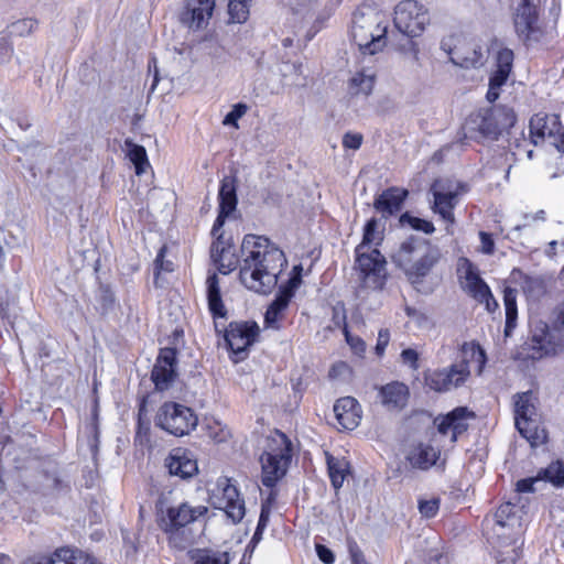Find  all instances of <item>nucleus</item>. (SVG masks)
I'll return each instance as SVG.
<instances>
[{
	"label": "nucleus",
	"mask_w": 564,
	"mask_h": 564,
	"mask_svg": "<svg viewBox=\"0 0 564 564\" xmlns=\"http://www.w3.org/2000/svg\"><path fill=\"white\" fill-rule=\"evenodd\" d=\"M241 256L240 282L256 293H270L286 264L283 251L271 245L265 237L246 235L241 243Z\"/></svg>",
	"instance_id": "1"
},
{
	"label": "nucleus",
	"mask_w": 564,
	"mask_h": 564,
	"mask_svg": "<svg viewBox=\"0 0 564 564\" xmlns=\"http://www.w3.org/2000/svg\"><path fill=\"white\" fill-rule=\"evenodd\" d=\"M391 261L401 269L411 283H420L440 260L436 246L427 239L410 236L391 252Z\"/></svg>",
	"instance_id": "2"
},
{
	"label": "nucleus",
	"mask_w": 564,
	"mask_h": 564,
	"mask_svg": "<svg viewBox=\"0 0 564 564\" xmlns=\"http://www.w3.org/2000/svg\"><path fill=\"white\" fill-rule=\"evenodd\" d=\"M540 3L541 0H511L514 32L525 46L539 43L545 35Z\"/></svg>",
	"instance_id": "3"
},
{
	"label": "nucleus",
	"mask_w": 564,
	"mask_h": 564,
	"mask_svg": "<svg viewBox=\"0 0 564 564\" xmlns=\"http://www.w3.org/2000/svg\"><path fill=\"white\" fill-rule=\"evenodd\" d=\"M291 452L292 444L285 434L276 432L269 440L268 449L260 456L263 486L273 488L284 477L291 462Z\"/></svg>",
	"instance_id": "4"
},
{
	"label": "nucleus",
	"mask_w": 564,
	"mask_h": 564,
	"mask_svg": "<svg viewBox=\"0 0 564 564\" xmlns=\"http://www.w3.org/2000/svg\"><path fill=\"white\" fill-rule=\"evenodd\" d=\"M554 325L556 329L542 321L535 322L531 328V337L525 343L524 350L531 359H541L555 355L563 346L558 332L564 335V301L556 307Z\"/></svg>",
	"instance_id": "5"
},
{
	"label": "nucleus",
	"mask_w": 564,
	"mask_h": 564,
	"mask_svg": "<svg viewBox=\"0 0 564 564\" xmlns=\"http://www.w3.org/2000/svg\"><path fill=\"white\" fill-rule=\"evenodd\" d=\"M351 36L362 54H376L386 45L387 25L376 12L357 10L352 14Z\"/></svg>",
	"instance_id": "6"
},
{
	"label": "nucleus",
	"mask_w": 564,
	"mask_h": 564,
	"mask_svg": "<svg viewBox=\"0 0 564 564\" xmlns=\"http://www.w3.org/2000/svg\"><path fill=\"white\" fill-rule=\"evenodd\" d=\"M514 122L513 110L499 106L470 115L465 128L469 133L477 132L482 139L497 140L501 132L513 127ZM470 138L475 137L470 134Z\"/></svg>",
	"instance_id": "7"
},
{
	"label": "nucleus",
	"mask_w": 564,
	"mask_h": 564,
	"mask_svg": "<svg viewBox=\"0 0 564 564\" xmlns=\"http://www.w3.org/2000/svg\"><path fill=\"white\" fill-rule=\"evenodd\" d=\"M198 423L195 412L181 403H163L155 416L156 426L174 436H184L189 434Z\"/></svg>",
	"instance_id": "8"
},
{
	"label": "nucleus",
	"mask_w": 564,
	"mask_h": 564,
	"mask_svg": "<svg viewBox=\"0 0 564 564\" xmlns=\"http://www.w3.org/2000/svg\"><path fill=\"white\" fill-rule=\"evenodd\" d=\"M356 264L360 272L362 285L367 289L381 290L386 283V258L375 248L369 253L356 247Z\"/></svg>",
	"instance_id": "9"
},
{
	"label": "nucleus",
	"mask_w": 564,
	"mask_h": 564,
	"mask_svg": "<svg viewBox=\"0 0 564 564\" xmlns=\"http://www.w3.org/2000/svg\"><path fill=\"white\" fill-rule=\"evenodd\" d=\"M394 26L409 37L419 36L429 22L427 11L416 0H403L394 9Z\"/></svg>",
	"instance_id": "10"
},
{
	"label": "nucleus",
	"mask_w": 564,
	"mask_h": 564,
	"mask_svg": "<svg viewBox=\"0 0 564 564\" xmlns=\"http://www.w3.org/2000/svg\"><path fill=\"white\" fill-rule=\"evenodd\" d=\"M530 135L535 145L547 141L564 153V127L554 113H536L530 120Z\"/></svg>",
	"instance_id": "11"
},
{
	"label": "nucleus",
	"mask_w": 564,
	"mask_h": 564,
	"mask_svg": "<svg viewBox=\"0 0 564 564\" xmlns=\"http://www.w3.org/2000/svg\"><path fill=\"white\" fill-rule=\"evenodd\" d=\"M259 327L256 323L232 322L225 333V341L231 351L234 362L243 360L248 355V348L256 341Z\"/></svg>",
	"instance_id": "12"
},
{
	"label": "nucleus",
	"mask_w": 564,
	"mask_h": 564,
	"mask_svg": "<svg viewBox=\"0 0 564 564\" xmlns=\"http://www.w3.org/2000/svg\"><path fill=\"white\" fill-rule=\"evenodd\" d=\"M207 510L205 506L194 507L187 502L169 507L165 511L160 510L158 512V525L166 533H174L205 516Z\"/></svg>",
	"instance_id": "13"
},
{
	"label": "nucleus",
	"mask_w": 564,
	"mask_h": 564,
	"mask_svg": "<svg viewBox=\"0 0 564 564\" xmlns=\"http://www.w3.org/2000/svg\"><path fill=\"white\" fill-rule=\"evenodd\" d=\"M218 494L213 496V505L219 510H224L234 523H238L246 514L243 499L240 498L239 491L227 477H221L217 481Z\"/></svg>",
	"instance_id": "14"
},
{
	"label": "nucleus",
	"mask_w": 564,
	"mask_h": 564,
	"mask_svg": "<svg viewBox=\"0 0 564 564\" xmlns=\"http://www.w3.org/2000/svg\"><path fill=\"white\" fill-rule=\"evenodd\" d=\"M293 270L295 273L288 280L285 284L280 286L279 292L275 295V299L272 301V303L269 305L265 312L264 322L270 327H279L276 324L282 318V313L289 306L290 301L294 296L295 291L299 289L302 282V267L296 265L294 267Z\"/></svg>",
	"instance_id": "15"
},
{
	"label": "nucleus",
	"mask_w": 564,
	"mask_h": 564,
	"mask_svg": "<svg viewBox=\"0 0 564 564\" xmlns=\"http://www.w3.org/2000/svg\"><path fill=\"white\" fill-rule=\"evenodd\" d=\"M176 348L164 347L160 349L151 372V379L159 391L167 390L174 382L176 372Z\"/></svg>",
	"instance_id": "16"
},
{
	"label": "nucleus",
	"mask_w": 564,
	"mask_h": 564,
	"mask_svg": "<svg viewBox=\"0 0 564 564\" xmlns=\"http://www.w3.org/2000/svg\"><path fill=\"white\" fill-rule=\"evenodd\" d=\"M469 375L470 369L465 364H454L448 368L432 371L425 380L432 390L445 392L463 384Z\"/></svg>",
	"instance_id": "17"
},
{
	"label": "nucleus",
	"mask_w": 564,
	"mask_h": 564,
	"mask_svg": "<svg viewBox=\"0 0 564 564\" xmlns=\"http://www.w3.org/2000/svg\"><path fill=\"white\" fill-rule=\"evenodd\" d=\"M215 8V0H186L180 21L191 30H203L208 25Z\"/></svg>",
	"instance_id": "18"
},
{
	"label": "nucleus",
	"mask_w": 564,
	"mask_h": 564,
	"mask_svg": "<svg viewBox=\"0 0 564 564\" xmlns=\"http://www.w3.org/2000/svg\"><path fill=\"white\" fill-rule=\"evenodd\" d=\"M171 476L189 479L197 475L198 465L193 453L183 447L173 448L164 460Z\"/></svg>",
	"instance_id": "19"
},
{
	"label": "nucleus",
	"mask_w": 564,
	"mask_h": 564,
	"mask_svg": "<svg viewBox=\"0 0 564 564\" xmlns=\"http://www.w3.org/2000/svg\"><path fill=\"white\" fill-rule=\"evenodd\" d=\"M463 290L475 299L479 303H485L486 308L490 311V301L494 302L495 307H498V303L491 294L489 286L479 276L476 268L466 260V270L464 281L462 282Z\"/></svg>",
	"instance_id": "20"
},
{
	"label": "nucleus",
	"mask_w": 564,
	"mask_h": 564,
	"mask_svg": "<svg viewBox=\"0 0 564 564\" xmlns=\"http://www.w3.org/2000/svg\"><path fill=\"white\" fill-rule=\"evenodd\" d=\"M334 413L338 424L345 429L355 430L361 420V409L358 401L351 397L340 398L334 404Z\"/></svg>",
	"instance_id": "21"
},
{
	"label": "nucleus",
	"mask_w": 564,
	"mask_h": 564,
	"mask_svg": "<svg viewBox=\"0 0 564 564\" xmlns=\"http://www.w3.org/2000/svg\"><path fill=\"white\" fill-rule=\"evenodd\" d=\"M409 192L400 187H389L383 191L373 202L376 210L384 217L399 213L408 197Z\"/></svg>",
	"instance_id": "22"
},
{
	"label": "nucleus",
	"mask_w": 564,
	"mask_h": 564,
	"mask_svg": "<svg viewBox=\"0 0 564 564\" xmlns=\"http://www.w3.org/2000/svg\"><path fill=\"white\" fill-rule=\"evenodd\" d=\"M379 395L381 403L388 410L400 411L405 408L410 397V391L406 384L393 381L382 386L379 390Z\"/></svg>",
	"instance_id": "23"
},
{
	"label": "nucleus",
	"mask_w": 564,
	"mask_h": 564,
	"mask_svg": "<svg viewBox=\"0 0 564 564\" xmlns=\"http://www.w3.org/2000/svg\"><path fill=\"white\" fill-rule=\"evenodd\" d=\"M449 55L452 63L463 68H476L484 64L482 51L475 44L457 45Z\"/></svg>",
	"instance_id": "24"
},
{
	"label": "nucleus",
	"mask_w": 564,
	"mask_h": 564,
	"mask_svg": "<svg viewBox=\"0 0 564 564\" xmlns=\"http://www.w3.org/2000/svg\"><path fill=\"white\" fill-rule=\"evenodd\" d=\"M440 457V451L430 444L419 443L408 454L412 467L426 470L434 466Z\"/></svg>",
	"instance_id": "25"
},
{
	"label": "nucleus",
	"mask_w": 564,
	"mask_h": 564,
	"mask_svg": "<svg viewBox=\"0 0 564 564\" xmlns=\"http://www.w3.org/2000/svg\"><path fill=\"white\" fill-rule=\"evenodd\" d=\"M207 284V301L208 308L214 318H224L227 316V310L223 303L219 279L216 273L208 275Z\"/></svg>",
	"instance_id": "26"
},
{
	"label": "nucleus",
	"mask_w": 564,
	"mask_h": 564,
	"mask_svg": "<svg viewBox=\"0 0 564 564\" xmlns=\"http://www.w3.org/2000/svg\"><path fill=\"white\" fill-rule=\"evenodd\" d=\"M218 198L220 210L231 214L236 209L238 198L237 180L235 176H225L221 180Z\"/></svg>",
	"instance_id": "27"
},
{
	"label": "nucleus",
	"mask_w": 564,
	"mask_h": 564,
	"mask_svg": "<svg viewBox=\"0 0 564 564\" xmlns=\"http://www.w3.org/2000/svg\"><path fill=\"white\" fill-rule=\"evenodd\" d=\"M517 430L533 447L544 444L547 438L546 431L539 426L538 420L532 417L531 420H520L516 424Z\"/></svg>",
	"instance_id": "28"
},
{
	"label": "nucleus",
	"mask_w": 564,
	"mask_h": 564,
	"mask_svg": "<svg viewBox=\"0 0 564 564\" xmlns=\"http://www.w3.org/2000/svg\"><path fill=\"white\" fill-rule=\"evenodd\" d=\"M457 195L453 192H437L434 191V206L433 210L441 215V217L453 224L455 221L453 209L456 205Z\"/></svg>",
	"instance_id": "29"
},
{
	"label": "nucleus",
	"mask_w": 564,
	"mask_h": 564,
	"mask_svg": "<svg viewBox=\"0 0 564 564\" xmlns=\"http://www.w3.org/2000/svg\"><path fill=\"white\" fill-rule=\"evenodd\" d=\"M51 564H96V560L84 553L74 552L69 549H58L51 555H47Z\"/></svg>",
	"instance_id": "30"
},
{
	"label": "nucleus",
	"mask_w": 564,
	"mask_h": 564,
	"mask_svg": "<svg viewBox=\"0 0 564 564\" xmlns=\"http://www.w3.org/2000/svg\"><path fill=\"white\" fill-rule=\"evenodd\" d=\"M460 351L462 360L458 364H465L469 369V365L475 362L477 365V372L481 373L487 360L485 350L475 343H464Z\"/></svg>",
	"instance_id": "31"
},
{
	"label": "nucleus",
	"mask_w": 564,
	"mask_h": 564,
	"mask_svg": "<svg viewBox=\"0 0 564 564\" xmlns=\"http://www.w3.org/2000/svg\"><path fill=\"white\" fill-rule=\"evenodd\" d=\"M517 400L514 402V421L516 424L522 419L531 420L535 417V406L532 403V392H522L516 395Z\"/></svg>",
	"instance_id": "32"
},
{
	"label": "nucleus",
	"mask_w": 564,
	"mask_h": 564,
	"mask_svg": "<svg viewBox=\"0 0 564 564\" xmlns=\"http://www.w3.org/2000/svg\"><path fill=\"white\" fill-rule=\"evenodd\" d=\"M475 414L467 410V408H456L452 412H449L451 426H452V436L451 441L455 443L459 435L465 433L468 429V424L466 420L469 417H474Z\"/></svg>",
	"instance_id": "33"
},
{
	"label": "nucleus",
	"mask_w": 564,
	"mask_h": 564,
	"mask_svg": "<svg viewBox=\"0 0 564 564\" xmlns=\"http://www.w3.org/2000/svg\"><path fill=\"white\" fill-rule=\"evenodd\" d=\"M127 155L135 167V174L141 175L149 167V160L147 151L142 145L133 143L131 140H126Z\"/></svg>",
	"instance_id": "34"
},
{
	"label": "nucleus",
	"mask_w": 564,
	"mask_h": 564,
	"mask_svg": "<svg viewBox=\"0 0 564 564\" xmlns=\"http://www.w3.org/2000/svg\"><path fill=\"white\" fill-rule=\"evenodd\" d=\"M517 292L511 288H506L503 291V302L506 307V327L505 334L509 336L510 332L516 327L517 321Z\"/></svg>",
	"instance_id": "35"
},
{
	"label": "nucleus",
	"mask_w": 564,
	"mask_h": 564,
	"mask_svg": "<svg viewBox=\"0 0 564 564\" xmlns=\"http://www.w3.org/2000/svg\"><path fill=\"white\" fill-rule=\"evenodd\" d=\"M327 468L332 485L335 489H339L347 475L348 463L333 456L327 457Z\"/></svg>",
	"instance_id": "36"
},
{
	"label": "nucleus",
	"mask_w": 564,
	"mask_h": 564,
	"mask_svg": "<svg viewBox=\"0 0 564 564\" xmlns=\"http://www.w3.org/2000/svg\"><path fill=\"white\" fill-rule=\"evenodd\" d=\"M375 85V76L372 74H366L359 72L355 74L349 80V90L352 95L362 94L368 96L371 94Z\"/></svg>",
	"instance_id": "37"
},
{
	"label": "nucleus",
	"mask_w": 564,
	"mask_h": 564,
	"mask_svg": "<svg viewBox=\"0 0 564 564\" xmlns=\"http://www.w3.org/2000/svg\"><path fill=\"white\" fill-rule=\"evenodd\" d=\"M383 239V234L378 229V220L376 218L369 219L364 228L362 241L357 246L359 250L366 249L369 245H380Z\"/></svg>",
	"instance_id": "38"
},
{
	"label": "nucleus",
	"mask_w": 564,
	"mask_h": 564,
	"mask_svg": "<svg viewBox=\"0 0 564 564\" xmlns=\"http://www.w3.org/2000/svg\"><path fill=\"white\" fill-rule=\"evenodd\" d=\"M510 73L496 69L489 78V89L486 98L489 102H495L500 96V88L507 83Z\"/></svg>",
	"instance_id": "39"
},
{
	"label": "nucleus",
	"mask_w": 564,
	"mask_h": 564,
	"mask_svg": "<svg viewBox=\"0 0 564 564\" xmlns=\"http://www.w3.org/2000/svg\"><path fill=\"white\" fill-rule=\"evenodd\" d=\"M539 478L545 479L556 486H564V463L556 460L539 471Z\"/></svg>",
	"instance_id": "40"
},
{
	"label": "nucleus",
	"mask_w": 564,
	"mask_h": 564,
	"mask_svg": "<svg viewBox=\"0 0 564 564\" xmlns=\"http://www.w3.org/2000/svg\"><path fill=\"white\" fill-rule=\"evenodd\" d=\"M221 239H223V234H220L216 238V240L213 242L212 257L214 258V260L216 262L219 263V271L224 274H227V273L231 272L232 270H235L236 262L230 261L228 264H225L224 258H225V253H226V248L224 247Z\"/></svg>",
	"instance_id": "41"
},
{
	"label": "nucleus",
	"mask_w": 564,
	"mask_h": 564,
	"mask_svg": "<svg viewBox=\"0 0 564 564\" xmlns=\"http://www.w3.org/2000/svg\"><path fill=\"white\" fill-rule=\"evenodd\" d=\"M227 552L199 550L195 556V564H229Z\"/></svg>",
	"instance_id": "42"
},
{
	"label": "nucleus",
	"mask_w": 564,
	"mask_h": 564,
	"mask_svg": "<svg viewBox=\"0 0 564 564\" xmlns=\"http://www.w3.org/2000/svg\"><path fill=\"white\" fill-rule=\"evenodd\" d=\"M399 221L402 226H410L412 229L422 231L426 235H431L435 230V227L431 221L412 216L408 212L400 216Z\"/></svg>",
	"instance_id": "43"
},
{
	"label": "nucleus",
	"mask_w": 564,
	"mask_h": 564,
	"mask_svg": "<svg viewBox=\"0 0 564 564\" xmlns=\"http://www.w3.org/2000/svg\"><path fill=\"white\" fill-rule=\"evenodd\" d=\"M249 0H229L228 13L236 23H242L249 15Z\"/></svg>",
	"instance_id": "44"
},
{
	"label": "nucleus",
	"mask_w": 564,
	"mask_h": 564,
	"mask_svg": "<svg viewBox=\"0 0 564 564\" xmlns=\"http://www.w3.org/2000/svg\"><path fill=\"white\" fill-rule=\"evenodd\" d=\"M514 54L508 47H502L496 55V69L511 73L513 66Z\"/></svg>",
	"instance_id": "45"
},
{
	"label": "nucleus",
	"mask_w": 564,
	"mask_h": 564,
	"mask_svg": "<svg viewBox=\"0 0 564 564\" xmlns=\"http://www.w3.org/2000/svg\"><path fill=\"white\" fill-rule=\"evenodd\" d=\"M248 110V106L245 104H236L232 109L226 115L223 123L225 126H234L238 128L237 121L242 118Z\"/></svg>",
	"instance_id": "46"
},
{
	"label": "nucleus",
	"mask_w": 564,
	"mask_h": 564,
	"mask_svg": "<svg viewBox=\"0 0 564 564\" xmlns=\"http://www.w3.org/2000/svg\"><path fill=\"white\" fill-rule=\"evenodd\" d=\"M35 24V21L32 19H23L17 21L11 25V33L19 36L28 35L33 31Z\"/></svg>",
	"instance_id": "47"
},
{
	"label": "nucleus",
	"mask_w": 564,
	"mask_h": 564,
	"mask_svg": "<svg viewBox=\"0 0 564 564\" xmlns=\"http://www.w3.org/2000/svg\"><path fill=\"white\" fill-rule=\"evenodd\" d=\"M344 336L346 343L349 345V347L356 355L361 356L366 351L365 341L360 337L351 335L348 327H345Z\"/></svg>",
	"instance_id": "48"
},
{
	"label": "nucleus",
	"mask_w": 564,
	"mask_h": 564,
	"mask_svg": "<svg viewBox=\"0 0 564 564\" xmlns=\"http://www.w3.org/2000/svg\"><path fill=\"white\" fill-rule=\"evenodd\" d=\"M346 319L347 316L345 305L343 303H338L333 307V323L335 327L341 328L344 334L345 327H348Z\"/></svg>",
	"instance_id": "49"
},
{
	"label": "nucleus",
	"mask_w": 564,
	"mask_h": 564,
	"mask_svg": "<svg viewBox=\"0 0 564 564\" xmlns=\"http://www.w3.org/2000/svg\"><path fill=\"white\" fill-rule=\"evenodd\" d=\"M440 508V503L437 499H431V500H422L419 502V510L422 516L426 518L434 517Z\"/></svg>",
	"instance_id": "50"
},
{
	"label": "nucleus",
	"mask_w": 564,
	"mask_h": 564,
	"mask_svg": "<svg viewBox=\"0 0 564 564\" xmlns=\"http://www.w3.org/2000/svg\"><path fill=\"white\" fill-rule=\"evenodd\" d=\"M362 144V135L360 133L347 132L343 137V147L346 149L358 150Z\"/></svg>",
	"instance_id": "51"
},
{
	"label": "nucleus",
	"mask_w": 564,
	"mask_h": 564,
	"mask_svg": "<svg viewBox=\"0 0 564 564\" xmlns=\"http://www.w3.org/2000/svg\"><path fill=\"white\" fill-rule=\"evenodd\" d=\"M522 289L530 296L538 295L542 291V282L538 279L525 278Z\"/></svg>",
	"instance_id": "52"
},
{
	"label": "nucleus",
	"mask_w": 564,
	"mask_h": 564,
	"mask_svg": "<svg viewBox=\"0 0 564 564\" xmlns=\"http://www.w3.org/2000/svg\"><path fill=\"white\" fill-rule=\"evenodd\" d=\"M401 359L405 365H409L412 369L419 368V354L412 348L403 349L401 352Z\"/></svg>",
	"instance_id": "53"
},
{
	"label": "nucleus",
	"mask_w": 564,
	"mask_h": 564,
	"mask_svg": "<svg viewBox=\"0 0 564 564\" xmlns=\"http://www.w3.org/2000/svg\"><path fill=\"white\" fill-rule=\"evenodd\" d=\"M390 340V332L388 328H382L378 333V339L376 345V352L378 356H382Z\"/></svg>",
	"instance_id": "54"
},
{
	"label": "nucleus",
	"mask_w": 564,
	"mask_h": 564,
	"mask_svg": "<svg viewBox=\"0 0 564 564\" xmlns=\"http://www.w3.org/2000/svg\"><path fill=\"white\" fill-rule=\"evenodd\" d=\"M316 553H317V556L318 558L325 563V564H333L334 561H335V555L334 553L332 552L330 549H328L327 546L323 545V544H316Z\"/></svg>",
	"instance_id": "55"
},
{
	"label": "nucleus",
	"mask_w": 564,
	"mask_h": 564,
	"mask_svg": "<svg viewBox=\"0 0 564 564\" xmlns=\"http://www.w3.org/2000/svg\"><path fill=\"white\" fill-rule=\"evenodd\" d=\"M479 238L481 242V251L486 254L494 253L495 250V242L490 234H487L485 231L479 232Z\"/></svg>",
	"instance_id": "56"
},
{
	"label": "nucleus",
	"mask_w": 564,
	"mask_h": 564,
	"mask_svg": "<svg viewBox=\"0 0 564 564\" xmlns=\"http://www.w3.org/2000/svg\"><path fill=\"white\" fill-rule=\"evenodd\" d=\"M13 48L9 40L0 39V61L1 63H8L11 59Z\"/></svg>",
	"instance_id": "57"
},
{
	"label": "nucleus",
	"mask_w": 564,
	"mask_h": 564,
	"mask_svg": "<svg viewBox=\"0 0 564 564\" xmlns=\"http://www.w3.org/2000/svg\"><path fill=\"white\" fill-rule=\"evenodd\" d=\"M230 215V213L224 212L219 209L218 216L214 223L212 235L217 238L220 234H223L220 230L225 224L226 218Z\"/></svg>",
	"instance_id": "58"
},
{
	"label": "nucleus",
	"mask_w": 564,
	"mask_h": 564,
	"mask_svg": "<svg viewBox=\"0 0 564 564\" xmlns=\"http://www.w3.org/2000/svg\"><path fill=\"white\" fill-rule=\"evenodd\" d=\"M541 478H525L517 482V491L519 492H533L534 484Z\"/></svg>",
	"instance_id": "59"
},
{
	"label": "nucleus",
	"mask_w": 564,
	"mask_h": 564,
	"mask_svg": "<svg viewBox=\"0 0 564 564\" xmlns=\"http://www.w3.org/2000/svg\"><path fill=\"white\" fill-rule=\"evenodd\" d=\"M511 509H512V506L510 503L500 506L495 513L496 522L503 527L505 519L509 517Z\"/></svg>",
	"instance_id": "60"
},
{
	"label": "nucleus",
	"mask_w": 564,
	"mask_h": 564,
	"mask_svg": "<svg viewBox=\"0 0 564 564\" xmlns=\"http://www.w3.org/2000/svg\"><path fill=\"white\" fill-rule=\"evenodd\" d=\"M269 518H270V509L265 506V503H262L259 521L257 524V531H263L267 528Z\"/></svg>",
	"instance_id": "61"
},
{
	"label": "nucleus",
	"mask_w": 564,
	"mask_h": 564,
	"mask_svg": "<svg viewBox=\"0 0 564 564\" xmlns=\"http://www.w3.org/2000/svg\"><path fill=\"white\" fill-rule=\"evenodd\" d=\"M437 430L441 434L444 435L447 434L448 431H452L449 413L442 417L441 422L437 425Z\"/></svg>",
	"instance_id": "62"
},
{
	"label": "nucleus",
	"mask_w": 564,
	"mask_h": 564,
	"mask_svg": "<svg viewBox=\"0 0 564 564\" xmlns=\"http://www.w3.org/2000/svg\"><path fill=\"white\" fill-rule=\"evenodd\" d=\"M21 564H51L47 555H35L26 558Z\"/></svg>",
	"instance_id": "63"
},
{
	"label": "nucleus",
	"mask_w": 564,
	"mask_h": 564,
	"mask_svg": "<svg viewBox=\"0 0 564 564\" xmlns=\"http://www.w3.org/2000/svg\"><path fill=\"white\" fill-rule=\"evenodd\" d=\"M164 251H165L164 248L160 249V251L156 256V259H155V269L170 271L171 269L169 267H165V262H163Z\"/></svg>",
	"instance_id": "64"
}]
</instances>
